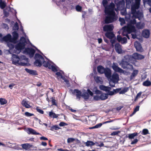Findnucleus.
Wrapping results in <instances>:
<instances>
[{"label":"nucleus","instance_id":"f257e3e1","mask_svg":"<svg viewBox=\"0 0 151 151\" xmlns=\"http://www.w3.org/2000/svg\"><path fill=\"white\" fill-rule=\"evenodd\" d=\"M102 3L105 8V14L107 15L104 20L105 23H111L117 20V17L114 11L115 6L114 4L111 2L110 4L107 5L108 1L107 0H103Z\"/></svg>","mask_w":151,"mask_h":151},{"label":"nucleus","instance_id":"f03ea898","mask_svg":"<svg viewBox=\"0 0 151 151\" xmlns=\"http://www.w3.org/2000/svg\"><path fill=\"white\" fill-rule=\"evenodd\" d=\"M35 61L34 64L36 66L40 67L42 64L44 66L48 68L54 72L58 71L57 67L53 62L48 59L47 62L45 61L43 57L40 54L36 53L35 56Z\"/></svg>","mask_w":151,"mask_h":151},{"label":"nucleus","instance_id":"7ed1b4c3","mask_svg":"<svg viewBox=\"0 0 151 151\" xmlns=\"http://www.w3.org/2000/svg\"><path fill=\"white\" fill-rule=\"evenodd\" d=\"M139 12L142 14V17L141 19H139L138 18H136V16H134L133 14L131 17L132 19L129 21V23L127 24V26H125L123 27V31L122 33V35L123 36H125L129 39H130V38L128 35V34H130L132 32L135 33L136 32V29L134 25L136 23V21L135 20L136 19H138L139 20H141L143 17V14L142 13L140 12L139 11H137L136 12Z\"/></svg>","mask_w":151,"mask_h":151},{"label":"nucleus","instance_id":"20e7f679","mask_svg":"<svg viewBox=\"0 0 151 151\" xmlns=\"http://www.w3.org/2000/svg\"><path fill=\"white\" fill-rule=\"evenodd\" d=\"M126 7L129 9L131 5V13L136 18L139 19L142 17V14L139 12H136V10L139 7L141 0H125Z\"/></svg>","mask_w":151,"mask_h":151},{"label":"nucleus","instance_id":"39448f33","mask_svg":"<svg viewBox=\"0 0 151 151\" xmlns=\"http://www.w3.org/2000/svg\"><path fill=\"white\" fill-rule=\"evenodd\" d=\"M131 58V55H127L124 56V59L122 60L120 64L122 68L124 69L127 68L129 69L133 68V65L129 63Z\"/></svg>","mask_w":151,"mask_h":151},{"label":"nucleus","instance_id":"423d86ee","mask_svg":"<svg viewBox=\"0 0 151 151\" xmlns=\"http://www.w3.org/2000/svg\"><path fill=\"white\" fill-rule=\"evenodd\" d=\"M26 39L24 37L20 38V42L15 45L14 52L17 54H19L21 50L24 48L26 43Z\"/></svg>","mask_w":151,"mask_h":151},{"label":"nucleus","instance_id":"0eeeda50","mask_svg":"<svg viewBox=\"0 0 151 151\" xmlns=\"http://www.w3.org/2000/svg\"><path fill=\"white\" fill-rule=\"evenodd\" d=\"M12 63L15 65H18L22 66H25L26 63L22 62H19L20 59L19 57L16 55L13 54L12 57Z\"/></svg>","mask_w":151,"mask_h":151},{"label":"nucleus","instance_id":"6e6552de","mask_svg":"<svg viewBox=\"0 0 151 151\" xmlns=\"http://www.w3.org/2000/svg\"><path fill=\"white\" fill-rule=\"evenodd\" d=\"M110 80L111 81L114 83L113 84H111V82H110V86L112 87H114L115 86V84L117 83L119 81V76L118 74L116 73H114L113 74L112 76H111Z\"/></svg>","mask_w":151,"mask_h":151},{"label":"nucleus","instance_id":"1a4fd4ad","mask_svg":"<svg viewBox=\"0 0 151 151\" xmlns=\"http://www.w3.org/2000/svg\"><path fill=\"white\" fill-rule=\"evenodd\" d=\"M35 52V50L32 48L27 47L23 51V53L29 55L30 58L33 57Z\"/></svg>","mask_w":151,"mask_h":151},{"label":"nucleus","instance_id":"9d476101","mask_svg":"<svg viewBox=\"0 0 151 151\" xmlns=\"http://www.w3.org/2000/svg\"><path fill=\"white\" fill-rule=\"evenodd\" d=\"M131 56V58L138 60H142L145 58L144 56L137 52L133 53Z\"/></svg>","mask_w":151,"mask_h":151},{"label":"nucleus","instance_id":"9b49d317","mask_svg":"<svg viewBox=\"0 0 151 151\" xmlns=\"http://www.w3.org/2000/svg\"><path fill=\"white\" fill-rule=\"evenodd\" d=\"M93 93L89 89H88L87 92L83 93L82 94V97L85 100H87L89 98V95L92 96H93Z\"/></svg>","mask_w":151,"mask_h":151},{"label":"nucleus","instance_id":"f8f14e48","mask_svg":"<svg viewBox=\"0 0 151 151\" xmlns=\"http://www.w3.org/2000/svg\"><path fill=\"white\" fill-rule=\"evenodd\" d=\"M116 1L115 3L116 5L117 8L118 10H121L124 8L125 2L124 0L119 1L117 3H116Z\"/></svg>","mask_w":151,"mask_h":151},{"label":"nucleus","instance_id":"ddd939ff","mask_svg":"<svg viewBox=\"0 0 151 151\" xmlns=\"http://www.w3.org/2000/svg\"><path fill=\"white\" fill-rule=\"evenodd\" d=\"M134 46L137 51L141 52H143V49L140 43L139 42L137 41L135 42L134 43Z\"/></svg>","mask_w":151,"mask_h":151},{"label":"nucleus","instance_id":"4468645a","mask_svg":"<svg viewBox=\"0 0 151 151\" xmlns=\"http://www.w3.org/2000/svg\"><path fill=\"white\" fill-rule=\"evenodd\" d=\"M114 27V26L112 24H107L103 27V29L104 32H111L113 30Z\"/></svg>","mask_w":151,"mask_h":151},{"label":"nucleus","instance_id":"2eb2a0df","mask_svg":"<svg viewBox=\"0 0 151 151\" xmlns=\"http://www.w3.org/2000/svg\"><path fill=\"white\" fill-rule=\"evenodd\" d=\"M3 41L8 42H13L11 35L10 34H8L2 39H0V41L2 42Z\"/></svg>","mask_w":151,"mask_h":151},{"label":"nucleus","instance_id":"dca6fc26","mask_svg":"<svg viewBox=\"0 0 151 151\" xmlns=\"http://www.w3.org/2000/svg\"><path fill=\"white\" fill-rule=\"evenodd\" d=\"M112 68L115 72L119 73L124 72V70L118 66V64L117 63H113L112 65Z\"/></svg>","mask_w":151,"mask_h":151},{"label":"nucleus","instance_id":"f3484780","mask_svg":"<svg viewBox=\"0 0 151 151\" xmlns=\"http://www.w3.org/2000/svg\"><path fill=\"white\" fill-rule=\"evenodd\" d=\"M73 94L76 95V99L79 100L82 96L81 92V91L77 89H75L72 92Z\"/></svg>","mask_w":151,"mask_h":151},{"label":"nucleus","instance_id":"a211bd4d","mask_svg":"<svg viewBox=\"0 0 151 151\" xmlns=\"http://www.w3.org/2000/svg\"><path fill=\"white\" fill-rule=\"evenodd\" d=\"M114 48L116 52L118 54H121L123 52L121 46L119 44L116 43L115 45Z\"/></svg>","mask_w":151,"mask_h":151},{"label":"nucleus","instance_id":"6ab92c4d","mask_svg":"<svg viewBox=\"0 0 151 151\" xmlns=\"http://www.w3.org/2000/svg\"><path fill=\"white\" fill-rule=\"evenodd\" d=\"M117 40L118 41L120 42L122 44H124L127 42V39L125 37L122 38L120 35L117 36Z\"/></svg>","mask_w":151,"mask_h":151},{"label":"nucleus","instance_id":"aec40b11","mask_svg":"<svg viewBox=\"0 0 151 151\" xmlns=\"http://www.w3.org/2000/svg\"><path fill=\"white\" fill-rule=\"evenodd\" d=\"M104 73L106 77L108 78L109 79L110 78L111 76V72L110 69L108 68H105V70Z\"/></svg>","mask_w":151,"mask_h":151},{"label":"nucleus","instance_id":"412c9836","mask_svg":"<svg viewBox=\"0 0 151 151\" xmlns=\"http://www.w3.org/2000/svg\"><path fill=\"white\" fill-rule=\"evenodd\" d=\"M13 37L12 38V40L14 43L17 42V40L18 37L19 35L17 32L14 31L12 33Z\"/></svg>","mask_w":151,"mask_h":151},{"label":"nucleus","instance_id":"4be33fe9","mask_svg":"<svg viewBox=\"0 0 151 151\" xmlns=\"http://www.w3.org/2000/svg\"><path fill=\"white\" fill-rule=\"evenodd\" d=\"M150 35V32L148 29H144L142 31V35L143 36L146 38L149 37Z\"/></svg>","mask_w":151,"mask_h":151},{"label":"nucleus","instance_id":"5701e85b","mask_svg":"<svg viewBox=\"0 0 151 151\" xmlns=\"http://www.w3.org/2000/svg\"><path fill=\"white\" fill-rule=\"evenodd\" d=\"M28 133V134H32L35 135H41V134L38 132H37L36 131L33 129L31 128H28L27 129Z\"/></svg>","mask_w":151,"mask_h":151},{"label":"nucleus","instance_id":"b1692460","mask_svg":"<svg viewBox=\"0 0 151 151\" xmlns=\"http://www.w3.org/2000/svg\"><path fill=\"white\" fill-rule=\"evenodd\" d=\"M106 36L108 38L111 39L114 38L115 36L112 32H107L105 34Z\"/></svg>","mask_w":151,"mask_h":151},{"label":"nucleus","instance_id":"393cba45","mask_svg":"<svg viewBox=\"0 0 151 151\" xmlns=\"http://www.w3.org/2000/svg\"><path fill=\"white\" fill-rule=\"evenodd\" d=\"M21 104L23 106L27 108H29L31 107V106L27 103V102L25 99L22 100Z\"/></svg>","mask_w":151,"mask_h":151},{"label":"nucleus","instance_id":"a878e982","mask_svg":"<svg viewBox=\"0 0 151 151\" xmlns=\"http://www.w3.org/2000/svg\"><path fill=\"white\" fill-rule=\"evenodd\" d=\"M22 147L26 150H28L32 147V145L28 143L24 144L21 145Z\"/></svg>","mask_w":151,"mask_h":151},{"label":"nucleus","instance_id":"bb28decb","mask_svg":"<svg viewBox=\"0 0 151 151\" xmlns=\"http://www.w3.org/2000/svg\"><path fill=\"white\" fill-rule=\"evenodd\" d=\"M145 24L144 23H141L140 22H138L136 23V26L138 29H142L144 28Z\"/></svg>","mask_w":151,"mask_h":151},{"label":"nucleus","instance_id":"cd10ccee","mask_svg":"<svg viewBox=\"0 0 151 151\" xmlns=\"http://www.w3.org/2000/svg\"><path fill=\"white\" fill-rule=\"evenodd\" d=\"M97 69L99 73L100 74H103L105 70V68L101 65H99L97 67Z\"/></svg>","mask_w":151,"mask_h":151},{"label":"nucleus","instance_id":"c85d7f7f","mask_svg":"<svg viewBox=\"0 0 151 151\" xmlns=\"http://www.w3.org/2000/svg\"><path fill=\"white\" fill-rule=\"evenodd\" d=\"M99 88L101 90L107 91H109L111 89V88L109 87L106 86L102 85L100 86Z\"/></svg>","mask_w":151,"mask_h":151},{"label":"nucleus","instance_id":"c756f323","mask_svg":"<svg viewBox=\"0 0 151 151\" xmlns=\"http://www.w3.org/2000/svg\"><path fill=\"white\" fill-rule=\"evenodd\" d=\"M25 70L30 74L33 75H37V72L35 70L29 69L27 68H25Z\"/></svg>","mask_w":151,"mask_h":151},{"label":"nucleus","instance_id":"7c9ffc66","mask_svg":"<svg viewBox=\"0 0 151 151\" xmlns=\"http://www.w3.org/2000/svg\"><path fill=\"white\" fill-rule=\"evenodd\" d=\"M138 72V70H134L130 76V79L131 80L133 79L137 75Z\"/></svg>","mask_w":151,"mask_h":151},{"label":"nucleus","instance_id":"2f4dec72","mask_svg":"<svg viewBox=\"0 0 151 151\" xmlns=\"http://www.w3.org/2000/svg\"><path fill=\"white\" fill-rule=\"evenodd\" d=\"M49 115L50 117L53 118H57L59 115L58 114H56L52 111L49 112Z\"/></svg>","mask_w":151,"mask_h":151},{"label":"nucleus","instance_id":"473e14b6","mask_svg":"<svg viewBox=\"0 0 151 151\" xmlns=\"http://www.w3.org/2000/svg\"><path fill=\"white\" fill-rule=\"evenodd\" d=\"M94 79L95 80L96 82L97 83H99L102 84L103 83V81L102 78L101 77L99 76H95L94 78Z\"/></svg>","mask_w":151,"mask_h":151},{"label":"nucleus","instance_id":"72a5a7b5","mask_svg":"<svg viewBox=\"0 0 151 151\" xmlns=\"http://www.w3.org/2000/svg\"><path fill=\"white\" fill-rule=\"evenodd\" d=\"M100 100H104L107 99L108 97V94L106 93L101 94L100 96Z\"/></svg>","mask_w":151,"mask_h":151},{"label":"nucleus","instance_id":"f704fd0d","mask_svg":"<svg viewBox=\"0 0 151 151\" xmlns=\"http://www.w3.org/2000/svg\"><path fill=\"white\" fill-rule=\"evenodd\" d=\"M142 85L144 86H149L151 85V82L149 80V79H147V80L143 82Z\"/></svg>","mask_w":151,"mask_h":151},{"label":"nucleus","instance_id":"c9c22d12","mask_svg":"<svg viewBox=\"0 0 151 151\" xmlns=\"http://www.w3.org/2000/svg\"><path fill=\"white\" fill-rule=\"evenodd\" d=\"M138 133L137 132H134L133 133L128 134V137L130 139H132L137 135Z\"/></svg>","mask_w":151,"mask_h":151},{"label":"nucleus","instance_id":"e433bc0d","mask_svg":"<svg viewBox=\"0 0 151 151\" xmlns=\"http://www.w3.org/2000/svg\"><path fill=\"white\" fill-rule=\"evenodd\" d=\"M86 146L87 147L91 146L95 144V143L91 141H87L85 142Z\"/></svg>","mask_w":151,"mask_h":151},{"label":"nucleus","instance_id":"4c0bfd02","mask_svg":"<svg viewBox=\"0 0 151 151\" xmlns=\"http://www.w3.org/2000/svg\"><path fill=\"white\" fill-rule=\"evenodd\" d=\"M143 1L144 5L146 3H147L151 6V8L149 9V11L151 13V0H143Z\"/></svg>","mask_w":151,"mask_h":151},{"label":"nucleus","instance_id":"58836bf2","mask_svg":"<svg viewBox=\"0 0 151 151\" xmlns=\"http://www.w3.org/2000/svg\"><path fill=\"white\" fill-rule=\"evenodd\" d=\"M12 43H14L13 42H7V46L9 48L10 50L14 48V44Z\"/></svg>","mask_w":151,"mask_h":151},{"label":"nucleus","instance_id":"ea45409f","mask_svg":"<svg viewBox=\"0 0 151 151\" xmlns=\"http://www.w3.org/2000/svg\"><path fill=\"white\" fill-rule=\"evenodd\" d=\"M60 129V128L58 125H54L50 127V130L54 131L55 130H57Z\"/></svg>","mask_w":151,"mask_h":151},{"label":"nucleus","instance_id":"a19ab883","mask_svg":"<svg viewBox=\"0 0 151 151\" xmlns=\"http://www.w3.org/2000/svg\"><path fill=\"white\" fill-rule=\"evenodd\" d=\"M0 103L1 105H4L7 103V101L4 99L0 98Z\"/></svg>","mask_w":151,"mask_h":151},{"label":"nucleus","instance_id":"79ce46f5","mask_svg":"<svg viewBox=\"0 0 151 151\" xmlns=\"http://www.w3.org/2000/svg\"><path fill=\"white\" fill-rule=\"evenodd\" d=\"M141 133L143 135H145L149 134V131L147 129H143Z\"/></svg>","mask_w":151,"mask_h":151},{"label":"nucleus","instance_id":"37998d69","mask_svg":"<svg viewBox=\"0 0 151 151\" xmlns=\"http://www.w3.org/2000/svg\"><path fill=\"white\" fill-rule=\"evenodd\" d=\"M6 4L4 2H2V0H0V7L1 9H3L5 8Z\"/></svg>","mask_w":151,"mask_h":151},{"label":"nucleus","instance_id":"c03bdc74","mask_svg":"<svg viewBox=\"0 0 151 151\" xmlns=\"http://www.w3.org/2000/svg\"><path fill=\"white\" fill-rule=\"evenodd\" d=\"M128 90V88H124L121 91H119V94H123L124 93H125Z\"/></svg>","mask_w":151,"mask_h":151},{"label":"nucleus","instance_id":"a18cd8bd","mask_svg":"<svg viewBox=\"0 0 151 151\" xmlns=\"http://www.w3.org/2000/svg\"><path fill=\"white\" fill-rule=\"evenodd\" d=\"M139 106H137L135 108H134V111L133 112L132 114L131 115V116H132V115L134 114L137 111H138L139 110Z\"/></svg>","mask_w":151,"mask_h":151},{"label":"nucleus","instance_id":"49530a36","mask_svg":"<svg viewBox=\"0 0 151 151\" xmlns=\"http://www.w3.org/2000/svg\"><path fill=\"white\" fill-rule=\"evenodd\" d=\"M19 29L18 24L17 22H16L13 27V30H18Z\"/></svg>","mask_w":151,"mask_h":151},{"label":"nucleus","instance_id":"de8ad7c7","mask_svg":"<svg viewBox=\"0 0 151 151\" xmlns=\"http://www.w3.org/2000/svg\"><path fill=\"white\" fill-rule=\"evenodd\" d=\"M20 60L19 62H22L23 60H27V59L26 58V56L24 55H22L20 56Z\"/></svg>","mask_w":151,"mask_h":151},{"label":"nucleus","instance_id":"09e8293b","mask_svg":"<svg viewBox=\"0 0 151 151\" xmlns=\"http://www.w3.org/2000/svg\"><path fill=\"white\" fill-rule=\"evenodd\" d=\"M60 71L61 72H57L56 73V75L58 77H60V78H61L63 76L62 74H64V72L62 71Z\"/></svg>","mask_w":151,"mask_h":151},{"label":"nucleus","instance_id":"8fccbe9b","mask_svg":"<svg viewBox=\"0 0 151 151\" xmlns=\"http://www.w3.org/2000/svg\"><path fill=\"white\" fill-rule=\"evenodd\" d=\"M82 7L79 5H77L76 6V11L78 12H81L82 10Z\"/></svg>","mask_w":151,"mask_h":151},{"label":"nucleus","instance_id":"3c124183","mask_svg":"<svg viewBox=\"0 0 151 151\" xmlns=\"http://www.w3.org/2000/svg\"><path fill=\"white\" fill-rule=\"evenodd\" d=\"M119 20L120 22V24L121 25L124 24L125 23V21L124 19L120 18Z\"/></svg>","mask_w":151,"mask_h":151},{"label":"nucleus","instance_id":"603ef678","mask_svg":"<svg viewBox=\"0 0 151 151\" xmlns=\"http://www.w3.org/2000/svg\"><path fill=\"white\" fill-rule=\"evenodd\" d=\"M36 110L37 112L41 114H44V111L40 109L39 107L37 106L36 107Z\"/></svg>","mask_w":151,"mask_h":151},{"label":"nucleus","instance_id":"864d4df0","mask_svg":"<svg viewBox=\"0 0 151 151\" xmlns=\"http://www.w3.org/2000/svg\"><path fill=\"white\" fill-rule=\"evenodd\" d=\"M51 102L52 105L57 106V104L56 102V100L54 98L52 97L51 98Z\"/></svg>","mask_w":151,"mask_h":151},{"label":"nucleus","instance_id":"5fc2aeb1","mask_svg":"<svg viewBox=\"0 0 151 151\" xmlns=\"http://www.w3.org/2000/svg\"><path fill=\"white\" fill-rule=\"evenodd\" d=\"M25 115L27 116H33L34 114L29 113L28 112H26L25 113Z\"/></svg>","mask_w":151,"mask_h":151},{"label":"nucleus","instance_id":"6e6d98bb","mask_svg":"<svg viewBox=\"0 0 151 151\" xmlns=\"http://www.w3.org/2000/svg\"><path fill=\"white\" fill-rule=\"evenodd\" d=\"M75 140V139L73 138H69L67 139V142L68 143H70L73 142Z\"/></svg>","mask_w":151,"mask_h":151},{"label":"nucleus","instance_id":"4d7b16f0","mask_svg":"<svg viewBox=\"0 0 151 151\" xmlns=\"http://www.w3.org/2000/svg\"><path fill=\"white\" fill-rule=\"evenodd\" d=\"M142 93V92L141 91H140L137 94V95L136 96L135 98V101H136V100H137L138 98H139L140 97Z\"/></svg>","mask_w":151,"mask_h":151},{"label":"nucleus","instance_id":"13d9d810","mask_svg":"<svg viewBox=\"0 0 151 151\" xmlns=\"http://www.w3.org/2000/svg\"><path fill=\"white\" fill-rule=\"evenodd\" d=\"M120 132L119 131H114L112 132L111 134L112 136L116 135H117L118 134L120 133Z\"/></svg>","mask_w":151,"mask_h":151},{"label":"nucleus","instance_id":"bf43d9fd","mask_svg":"<svg viewBox=\"0 0 151 151\" xmlns=\"http://www.w3.org/2000/svg\"><path fill=\"white\" fill-rule=\"evenodd\" d=\"M121 88H116L115 89H114L113 91H114L115 94H116L118 92H119V91L121 90Z\"/></svg>","mask_w":151,"mask_h":151},{"label":"nucleus","instance_id":"052dcab7","mask_svg":"<svg viewBox=\"0 0 151 151\" xmlns=\"http://www.w3.org/2000/svg\"><path fill=\"white\" fill-rule=\"evenodd\" d=\"M93 99L96 101L99 100H100V96L98 95H96L93 97Z\"/></svg>","mask_w":151,"mask_h":151},{"label":"nucleus","instance_id":"680f3d73","mask_svg":"<svg viewBox=\"0 0 151 151\" xmlns=\"http://www.w3.org/2000/svg\"><path fill=\"white\" fill-rule=\"evenodd\" d=\"M59 125L61 127H63L67 125L68 124L64 122H61L60 123Z\"/></svg>","mask_w":151,"mask_h":151},{"label":"nucleus","instance_id":"e2e57ef3","mask_svg":"<svg viewBox=\"0 0 151 151\" xmlns=\"http://www.w3.org/2000/svg\"><path fill=\"white\" fill-rule=\"evenodd\" d=\"M138 141V140L137 139H134L133 141H132L131 144V145H134L136 144Z\"/></svg>","mask_w":151,"mask_h":151},{"label":"nucleus","instance_id":"0e129e2a","mask_svg":"<svg viewBox=\"0 0 151 151\" xmlns=\"http://www.w3.org/2000/svg\"><path fill=\"white\" fill-rule=\"evenodd\" d=\"M102 124H103V123H100L96 125L95 126V128H100Z\"/></svg>","mask_w":151,"mask_h":151},{"label":"nucleus","instance_id":"69168bd1","mask_svg":"<svg viewBox=\"0 0 151 151\" xmlns=\"http://www.w3.org/2000/svg\"><path fill=\"white\" fill-rule=\"evenodd\" d=\"M61 78L62 79L67 83H68L69 82V81L63 76Z\"/></svg>","mask_w":151,"mask_h":151},{"label":"nucleus","instance_id":"338daca9","mask_svg":"<svg viewBox=\"0 0 151 151\" xmlns=\"http://www.w3.org/2000/svg\"><path fill=\"white\" fill-rule=\"evenodd\" d=\"M108 91V95H109L111 96V95H113L115 94L114 91Z\"/></svg>","mask_w":151,"mask_h":151},{"label":"nucleus","instance_id":"774afa93","mask_svg":"<svg viewBox=\"0 0 151 151\" xmlns=\"http://www.w3.org/2000/svg\"><path fill=\"white\" fill-rule=\"evenodd\" d=\"M57 150L58 151H70L69 150L66 149H63L61 148L58 149Z\"/></svg>","mask_w":151,"mask_h":151}]
</instances>
